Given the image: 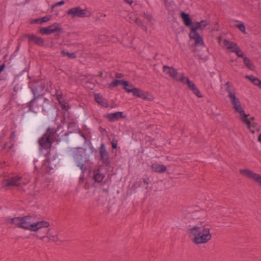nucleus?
<instances>
[{
    "mask_svg": "<svg viewBox=\"0 0 261 261\" xmlns=\"http://www.w3.org/2000/svg\"><path fill=\"white\" fill-rule=\"evenodd\" d=\"M7 222L16 226L31 231H37L43 228H47L49 224L47 221L37 220L34 216L15 217L8 218Z\"/></svg>",
    "mask_w": 261,
    "mask_h": 261,
    "instance_id": "obj_1",
    "label": "nucleus"
},
{
    "mask_svg": "<svg viewBox=\"0 0 261 261\" xmlns=\"http://www.w3.org/2000/svg\"><path fill=\"white\" fill-rule=\"evenodd\" d=\"M188 233L191 240L196 244L206 243L212 238L210 228L203 223L190 228Z\"/></svg>",
    "mask_w": 261,
    "mask_h": 261,
    "instance_id": "obj_2",
    "label": "nucleus"
},
{
    "mask_svg": "<svg viewBox=\"0 0 261 261\" xmlns=\"http://www.w3.org/2000/svg\"><path fill=\"white\" fill-rule=\"evenodd\" d=\"M223 87L227 92L228 97L232 105V108L234 111L239 114V117L240 118L245 114L246 113L245 112L244 107L240 98L237 96L234 90L230 88L229 83H226L223 86Z\"/></svg>",
    "mask_w": 261,
    "mask_h": 261,
    "instance_id": "obj_3",
    "label": "nucleus"
},
{
    "mask_svg": "<svg viewBox=\"0 0 261 261\" xmlns=\"http://www.w3.org/2000/svg\"><path fill=\"white\" fill-rule=\"evenodd\" d=\"M58 130L54 131L53 129L49 128L47 134L43 136L40 139L39 143L40 145L44 149H49L51 146L52 142L56 140V134Z\"/></svg>",
    "mask_w": 261,
    "mask_h": 261,
    "instance_id": "obj_4",
    "label": "nucleus"
},
{
    "mask_svg": "<svg viewBox=\"0 0 261 261\" xmlns=\"http://www.w3.org/2000/svg\"><path fill=\"white\" fill-rule=\"evenodd\" d=\"M67 14L72 18L89 17L91 16V12L87 8L82 9L79 6L69 9L67 12Z\"/></svg>",
    "mask_w": 261,
    "mask_h": 261,
    "instance_id": "obj_5",
    "label": "nucleus"
},
{
    "mask_svg": "<svg viewBox=\"0 0 261 261\" xmlns=\"http://www.w3.org/2000/svg\"><path fill=\"white\" fill-rule=\"evenodd\" d=\"M75 161L77 166L83 172L86 170L84 167V164L89 161V156L85 153V151L82 149H79L77 152L74 155Z\"/></svg>",
    "mask_w": 261,
    "mask_h": 261,
    "instance_id": "obj_6",
    "label": "nucleus"
},
{
    "mask_svg": "<svg viewBox=\"0 0 261 261\" xmlns=\"http://www.w3.org/2000/svg\"><path fill=\"white\" fill-rule=\"evenodd\" d=\"M240 119L246 125L248 129L252 133H255V130L259 131V124L254 121V117H251L246 113L241 117Z\"/></svg>",
    "mask_w": 261,
    "mask_h": 261,
    "instance_id": "obj_7",
    "label": "nucleus"
},
{
    "mask_svg": "<svg viewBox=\"0 0 261 261\" xmlns=\"http://www.w3.org/2000/svg\"><path fill=\"white\" fill-rule=\"evenodd\" d=\"M29 181V179L22 178L16 176L4 180L3 182V186L4 187L10 188L13 186L26 185Z\"/></svg>",
    "mask_w": 261,
    "mask_h": 261,
    "instance_id": "obj_8",
    "label": "nucleus"
},
{
    "mask_svg": "<svg viewBox=\"0 0 261 261\" xmlns=\"http://www.w3.org/2000/svg\"><path fill=\"white\" fill-rule=\"evenodd\" d=\"M62 28L59 23L55 22L47 27L41 28L38 32L42 35H50L52 33L60 34L62 32Z\"/></svg>",
    "mask_w": 261,
    "mask_h": 261,
    "instance_id": "obj_9",
    "label": "nucleus"
},
{
    "mask_svg": "<svg viewBox=\"0 0 261 261\" xmlns=\"http://www.w3.org/2000/svg\"><path fill=\"white\" fill-rule=\"evenodd\" d=\"M164 73L178 81H182L184 75L179 73L173 66H163Z\"/></svg>",
    "mask_w": 261,
    "mask_h": 261,
    "instance_id": "obj_10",
    "label": "nucleus"
},
{
    "mask_svg": "<svg viewBox=\"0 0 261 261\" xmlns=\"http://www.w3.org/2000/svg\"><path fill=\"white\" fill-rule=\"evenodd\" d=\"M224 46L230 51L234 53L237 56H242L243 51L241 49L238 44L227 39H224L223 41Z\"/></svg>",
    "mask_w": 261,
    "mask_h": 261,
    "instance_id": "obj_11",
    "label": "nucleus"
},
{
    "mask_svg": "<svg viewBox=\"0 0 261 261\" xmlns=\"http://www.w3.org/2000/svg\"><path fill=\"white\" fill-rule=\"evenodd\" d=\"M240 173L242 175L252 179L261 187V175L248 169H241Z\"/></svg>",
    "mask_w": 261,
    "mask_h": 261,
    "instance_id": "obj_12",
    "label": "nucleus"
},
{
    "mask_svg": "<svg viewBox=\"0 0 261 261\" xmlns=\"http://www.w3.org/2000/svg\"><path fill=\"white\" fill-rule=\"evenodd\" d=\"M189 36L190 40H193L194 42L195 45L201 46L204 45V42L202 37L200 35L197 31H195V28L190 29Z\"/></svg>",
    "mask_w": 261,
    "mask_h": 261,
    "instance_id": "obj_13",
    "label": "nucleus"
},
{
    "mask_svg": "<svg viewBox=\"0 0 261 261\" xmlns=\"http://www.w3.org/2000/svg\"><path fill=\"white\" fill-rule=\"evenodd\" d=\"M125 90L128 93L132 92L133 93L134 95L142 98L143 99L151 100V97H149V95L148 94L143 92L142 91L139 89L133 88V87H131L130 86H128L126 87Z\"/></svg>",
    "mask_w": 261,
    "mask_h": 261,
    "instance_id": "obj_14",
    "label": "nucleus"
},
{
    "mask_svg": "<svg viewBox=\"0 0 261 261\" xmlns=\"http://www.w3.org/2000/svg\"><path fill=\"white\" fill-rule=\"evenodd\" d=\"M184 80L182 81H180L184 84H186L188 85L189 88L192 91V92L196 95L198 97H201L202 95L196 87L195 85L191 81H190L188 78L184 76Z\"/></svg>",
    "mask_w": 261,
    "mask_h": 261,
    "instance_id": "obj_15",
    "label": "nucleus"
},
{
    "mask_svg": "<svg viewBox=\"0 0 261 261\" xmlns=\"http://www.w3.org/2000/svg\"><path fill=\"white\" fill-rule=\"evenodd\" d=\"M184 80L182 81H180L184 84H186L188 85L189 88L192 91V92L196 95L198 97H201L202 95L196 87L195 85L191 81H190L188 78L184 76Z\"/></svg>",
    "mask_w": 261,
    "mask_h": 261,
    "instance_id": "obj_16",
    "label": "nucleus"
},
{
    "mask_svg": "<svg viewBox=\"0 0 261 261\" xmlns=\"http://www.w3.org/2000/svg\"><path fill=\"white\" fill-rule=\"evenodd\" d=\"M46 238L48 239V241H52L54 242H57L59 240L57 232L55 231H51L49 230H48L46 232V236L39 237V239L42 241H44Z\"/></svg>",
    "mask_w": 261,
    "mask_h": 261,
    "instance_id": "obj_17",
    "label": "nucleus"
},
{
    "mask_svg": "<svg viewBox=\"0 0 261 261\" xmlns=\"http://www.w3.org/2000/svg\"><path fill=\"white\" fill-rule=\"evenodd\" d=\"M210 24V22L207 20H202L200 21H197L193 23L190 27V29L195 28V31L198 30H203Z\"/></svg>",
    "mask_w": 261,
    "mask_h": 261,
    "instance_id": "obj_18",
    "label": "nucleus"
},
{
    "mask_svg": "<svg viewBox=\"0 0 261 261\" xmlns=\"http://www.w3.org/2000/svg\"><path fill=\"white\" fill-rule=\"evenodd\" d=\"M121 85L123 86V88L126 90V87L128 86H130L132 87V85L131 84H129L127 81H124V80H116L113 81L112 82H111L110 84H109V88L110 89H113L114 87L119 85Z\"/></svg>",
    "mask_w": 261,
    "mask_h": 261,
    "instance_id": "obj_19",
    "label": "nucleus"
},
{
    "mask_svg": "<svg viewBox=\"0 0 261 261\" xmlns=\"http://www.w3.org/2000/svg\"><path fill=\"white\" fill-rule=\"evenodd\" d=\"M105 177L104 173L100 170V168H97L95 169L93 171V179L96 182H100L102 181Z\"/></svg>",
    "mask_w": 261,
    "mask_h": 261,
    "instance_id": "obj_20",
    "label": "nucleus"
},
{
    "mask_svg": "<svg viewBox=\"0 0 261 261\" xmlns=\"http://www.w3.org/2000/svg\"><path fill=\"white\" fill-rule=\"evenodd\" d=\"M95 101L100 105L105 107L112 108V106L107 102V101L100 94H96L94 95Z\"/></svg>",
    "mask_w": 261,
    "mask_h": 261,
    "instance_id": "obj_21",
    "label": "nucleus"
},
{
    "mask_svg": "<svg viewBox=\"0 0 261 261\" xmlns=\"http://www.w3.org/2000/svg\"><path fill=\"white\" fill-rule=\"evenodd\" d=\"M99 151L101 160L104 163L107 164L108 163V155L103 144L101 145Z\"/></svg>",
    "mask_w": 261,
    "mask_h": 261,
    "instance_id": "obj_22",
    "label": "nucleus"
},
{
    "mask_svg": "<svg viewBox=\"0 0 261 261\" xmlns=\"http://www.w3.org/2000/svg\"><path fill=\"white\" fill-rule=\"evenodd\" d=\"M151 168L155 172L158 173L164 172L167 169L166 166L158 163L152 164Z\"/></svg>",
    "mask_w": 261,
    "mask_h": 261,
    "instance_id": "obj_23",
    "label": "nucleus"
},
{
    "mask_svg": "<svg viewBox=\"0 0 261 261\" xmlns=\"http://www.w3.org/2000/svg\"><path fill=\"white\" fill-rule=\"evenodd\" d=\"M108 118L112 121L118 120L120 118L124 117L122 112H117L113 113H110L108 115Z\"/></svg>",
    "mask_w": 261,
    "mask_h": 261,
    "instance_id": "obj_24",
    "label": "nucleus"
},
{
    "mask_svg": "<svg viewBox=\"0 0 261 261\" xmlns=\"http://www.w3.org/2000/svg\"><path fill=\"white\" fill-rule=\"evenodd\" d=\"M181 17L184 21L185 25L187 27L190 26V28L193 23H192V21L189 15L187 13L182 12L181 13Z\"/></svg>",
    "mask_w": 261,
    "mask_h": 261,
    "instance_id": "obj_25",
    "label": "nucleus"
},
{
    "mask_svg": "<svg viewBox=\"0 0 261 261\" xmlns=\"http://www.w3.org/2000/svg\"><path fill=\"white\" fill-rule=\"evenodd\" d=\"M61 55L63 57H65L68 59H73L76 57V54L74 52H69L66 50H62L61 51Z\"/></svg>",
    "mask_w": 261,
    "mask_h": 261,
    "instance_id": "obj_26",
    "label": "nucleus"
},
{
    "mask_svg": "<svg viewBox=\"0 0 261 261\" xmlns=\"http://www.w3.org/2000/svg\"><path fill=\"white\" fill-rule=\"evenodd\" d=\"M246 77L254 85L261 89V81L253 75H246Z\"/></svg>",
    "mask_w": 261,
    "mask_h": 261,
    "instance_id": "obj_27",
    "label": "nucleus"
},
{
    "mask_svg": "<svg viewBox=\"0 0 261 261\" xmlns=\"http://www.w3.org/2000/svg\"><path fill=\"white\" fill-rule=\"evenodd\" d=\"M58 100L59 102L60 103L61 108L63 110L65 111H67L69 108V104L67 102L65 101L62 99V97L58 95L57 96Z\"/></svg>",
    "mask_w": 261,
    "mask_h": 261,
    "instance_id": "obj_28",
    "label": "nucleus"
},
{
    "mask_svg": "<svg viewBox=\"0 0 261 261\" xmlns=\"http://www.w3.org/2000/svg\"><path fill=\"white\" fill-rule=\"evenodd\" d=\"M42 169L46 172H49L50 170L53 169V167L52 166H49V161L48 160H45L42 166Z\"/></svg>",
    "mask_w": 261,
    "mask_h": 261,
    "instance_id": "obj_29",
    "label": "nucleus"
},
{
    "mask_svg": "<svg viewBox=\"0 0 261 261\" xmlns=\"http://www.w3.org/2000/svg\"><path fill=\"white\" fill-rule=\"evenodd\" d=\"M236 27L240 30V31H241L243 34H247V32L246 31V28H245V26L244 25V24L242 22H240L239 23H238L237 25H236Z\"/></svg>",
    "mask_w": 261,
    "mask_h": 261,
    "instance_id": "obj_30",
    "label": "nucleus"
},
{
    "mask_svg": "<svg viewBox=\"0 0 261 261\" xmlns=\"http://www.w3.org/2000/svg\"><path fill=\"white\" fill-rule=\"evenodd\" d=\"M239 57L242 58L243 59L244 64L246 65H248L252 64L250 59L245 56L244 52L243 51V56H238Z\"/></svg>",
    "mask_w": 261,
    "mask_h": 261,
    "instance_id": "obj_31",
    "label": "nucleus"
},
{
    "mask_svg": "<svg viewBox=\"0 0 261 261\" xmlns=\"http://www.w3.org/2000/svg\"><path fill=\"white\" fill-rule=\"evenodd\" d=\"M34 43L39 45H43L44 44V40L41 37H37L34 41Z\"/></svg>",
    "mask_w": 261,
    "mask_h": 261,
    "instance_id": "obj_32",
    "label": "nucleus"
},
{
    "mask_svg": "<svg viewBox=\"0 0 261 261\" xmlns=\"http://www.w3.org/2000/svg\"><path fill=\"white\" fill-rule=\"evenodd\" d=\"M51 19L50 16H46L45 17L39 18L40 23H42L43 22H46L50 20Z\"/></svg>",
    "mask_w": 261,
    "mask_h": 261,
    "instance_id": "obj_33",
    "label": "nucleus"
},
{
    "mask_svg": "<svg viewBox=\"0 0 261 261\" xmlns=\"http://www.w3.org/2000/svg\"><path fill=\"white\" fill-rule=\"evenodd\" d=\"M37 37V36L34 34H29L27 35V37L28 38L29 40L33 42H34V41L35 40Z\"/></svg>",
    "mask_w": 261,
    "mask_h": 261,
    "instance_id": "obj_34",
    "label": "nucleus"
},
{
    "mask_svg": "<svg viewBox=\"0 0 261 261\" xmlns=\"http://www.w3.org/2000/svg\"><path fill=\"white\" fill-rule=\"evenodd\" d=\"M65 4V2L64 1H61L56 4H55V6H59L63 5Z\"/></svg>",
    "mask_w": 261,
    "mask_h": 261,
    "instance_id": "obj_35",
    "label": "nucleus"
},
{
    "mask_svg": "<svg viewBox=\"0 0 261 261\" xmlns=\"http://www.w3.org/2000/svg\"><path fill=\"white\" fill-rule=\"evenodd\" d=\"M115 76L117 79H121L123 77V74L121 73H117Z\"/></svg>",
    "mask_w": 261,
    "mask_h": 261,
    "instance_id": "obj_36",
    "label": "nucleus"
},
{
    "mask_svg": "<svg viewBox=\"0 0 261 261\" xmlns=\"http://www.w3.org/2000/svg\"><path fill=\"white\" fill-rule=\"evenodd\" d=\"M31 23H40L39 18V19H34V20H32L31 21Z\"/></svg>",
    "mask_w": 261,
    "mask_h": 261,
    "instance_id": "obj_37",
    "label": "nucleus"
},
{
    "mask_svg": "<svg viewBox=\"0 0 261 261\" xmlns=\"http://www.w3.org/2000/svg\"><path fill=\"white\" fill-rule=\"evenodd\" d=\"M143 181L146 184H148L149 183V178H144L143 179Z\"/></svg>",
    "mask_w": 261,
    "mask_h": 261,
    "instance_id": "obj_38",
    "label": "nucleus"
},
{
    "mask_svg": "<svg viewBox=\"0 0 261 261\" xmlns=\"http://www.w3.org/2000/svg\"><path fill=\"white\" fill-rule=\"evenodd\" d=\"M125 2H126L127 3L129 4V5H132L133 3V0H124Z\"/></svg>",
    "mask_w": 261,
    "mask_h": 261,
    "instance_id": "obj_39",
    "label": "nucleus"
},
{
    "mask_svg": "<svg viewBox=\"0 0 261 261\" xmlns=\"http://www.w3.org/2000/svg\"><path fill=\"white\" fill-rule=\"evenodd\" d=\"M258 141L261 143V134L258 136Z\"/></svg>",
    "mask_w": 261,
    "mask_h": 261,
    "instance_id": "obj_40",
    "label": "nucleus"
},
{
    "mask_svg": "<svg viewBox=\"0 0 261 261\" xmlns=\"http://www.w3.org/2000/svg\"><path fill=\"white\" fill-rule=\"evenodd\" d=\"M4 67L5 66H0V73L4 70Z\"/></svg>",
    "mask_w": 261,
    "mask_h": 261,
    "instance_id": "obj_41",
    "label": "nucleus"
},
{
    "mask_svg": "<svg viewBox=\"0 0 261 261\" xmlns=\"http://www.w3.org/2000/svg\"><path fill=\"white\" fill-rule=\"evenodd\" d=\"M117 146V144L115 143H112V147L113 148H115Z\"/></svg>",
    "mask_w": 261,
    "mask_h": 261,
    "instance_id": "obj_42",
    "label": "nucleus"
},
{
    "mask_svg": "<svg viewBox=\"0 0 261 261\" xmlns=\"http://www.w3.org/2000/svg\"><path fill=\"white\" fill-rule=\"evenodd\" d=\"M147 18H148L149 20H151L152 19V16L150 15H148L147 16Z\"/></svg>",
    "mask_w": 261,
    "mask_h": 261,
    "instance_id": "obj_43",
    "label": "nucleus"
},
{
    "mask_svg": "<svg viewBox=\"0 0 261 261\" xmlns=\"http://www.w3.org/2000/svg\"><path fill=\"white\" fill-rule=\"evenodd\" d=\"M55 7H57V6H55V4L53 5L52 6H51V9L53 10Z\"/></svg>",
    "mask_w": 261,
    "mask_h": 261,
    "instance_id": "obj_44",
    "label": "nucleus"
}]
</instances>
